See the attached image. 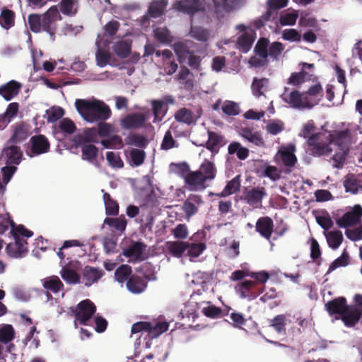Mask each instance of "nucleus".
<instances>
[{
	"label": "nucleus",
	"instance_id": "f257e3e1",
	"mask_svg": "<svg viewBox=\"0 0 362 362\" xmlns=\"http://www.w3.org/2000/svg\"><path fill=\"white\" fill-rule=\"evenodd\" d=\"M351 133L349 129L331 133L330 132L315 133L307 140L308 150L313 156L329 155L334 151L332 157L333 167L341 168L349 153V140Z\"/></svg>",
	"mask_w": 362,
	"mask_h": 362
},
{
	"label": "nucleus",
	"instance_id": "f03ea898",
	"mask_svg": "<svg viewBox=\"0 0 362 362\" xmlns=\"http://www.w3.org/2000/svg\"><path fill=\"white\" fill-rule=\"evenodd\" d=\"M75 106L81 116L88 122H105L112 114L110 107L103 101L93 99H76Z\"/></svg>",
	"mask_w": 362,
	"mask_h": 362
},
{
	"label": "nucleus",
	"instance_id": "7ed1b4c3",
	"mask_svg": "<svg viewBox=\"0 0 362 362\" xmlns=\"http://www.w3.org/2000/svg\"><path fill=\"white\" fill-rule=\"evenodd\" d=\"M62 20V17L57 6H52L42 15L32 13L28 17V23L32 32H46L53 39L57 30L56 23Z\"/></svg>",
	"mask_w": 362,
	"mask_h": 362
},
{
	"label": "nucleus",
	"instance_id": "20e7f679",
	"mask_svg": "<svg viewBox=\"0 0 362 362\" xmlns=\"http://www.w3.org/2000/svg\"><path fill=\"white\" fill-rule=\"evenodd\" d=\"M264 287L257 285V282L252 280H245L238 283L235 289L240 298L252 300L264 292Z\"/></svg>",
	"mask_w": 362,
	"mask_h": 362
},
{
	"label": "nucleus",
	"instance_id": "39448f33",
	"mask_svg": "<svg viewBox=\"0 0 362 362\" xmlns=\"http://www.w3.org/2000/svg\"><path fill=\"white\" fill-rule=\"evenodd\" d=\"M96 311V307L89 299L81 301L76 306L74 314L76 320L81 325H87Z\"/></svg>",
	"mask_w": 362,
	"mask_h": 362
},
{
	"label": "nucleus",
	"instance_id": "423d86ee",
	"mask_svg": "<svg viewBox=\"0 0 362 362\" xmlns=\"http://www.w3.org/2000/svg\"><path fill=\"white\" fill-rule=\"evenodd\" d=\"M296 146L293 144H289L286 146H282L277 152L275 158L280 159L287 172H291L292 168L297 163V157L295 155Z\"/></svg>",
	"mask_w": 362,
	"mask_h": 362
},
{
	"label": "nucleus",
	"instance_id": "0eeeda50",
	"mask_svg": "<svg viewBox=\"0 0 362 362\" xmlns=\"http://www.w3.org/2000/svg\"><path fill=\"white\" fill-rule=\"evenodd\" d=\"M267 195L264 187H245L243 191V200L252 207L262 206V199Z\"/></svg>",
	"mask_w": 362,
	"mask_h": 362
},
{
	"label": "nucleus",
	"instance_id": "6e6552de",
	"mask_svg": "<svg viewBox=\"0 0 362 362\" xmlns=\"http://www.w3.org/2000/svg\"><path fill=\"white\" fill-rule=\"evenodd\" d=\"M288 90V88L285 87L284 92L281 95V99L286 103H288L291 107L296 109H304L308 108V101L305 99L304 92L300 93L298 90H293L290 93L287 94L286 92Z\"/></svg>",
	"mask_w": 362,
	"mask_h": 362
},
{
	"label": "nucleus",
	"instance_id": "1a4fd4ad",
	"mask_svg": "<svg viewBox=\"0 0 362 362\" xmlns=\"http://www.w3.org/2000/svg\"><path fill=\"white\" fill-rule=\"evenodd\" d=\"M362 216V207L359 204L355 205L351 211L345 213L337 220V224L341 228H347L356 225Z\"/></svg>",
	"mask_w": 362,
	"mask_h": 362
},
{
	"label": "nucleus",
	"instance_id": "9d476101",
	"mask_svg": "<svg viewBox=\"0 0 362 362\" xmlns=\"http://www.w3.org/2000/svg\"><path fill=\"white\" fill-rule=\"evenodd\" d=\"M174 7L183 13L194 15L204 9V0H180L175 3Z\"/></svg>",
	"mask_w": 362,
	"mask_h": 362
},
{
	"label": "nucleus",
	"instance_id": "9b49d317",
	"mask_svg": "<svg viewBox=\"0 0 362 362\" xmlns=\"http://www.w3.org/2000/svg\"><path fill=\"white\" fill-rule=\"evenodd\" d=\"M146 119V117L143 113H131L121 119L120 126L124 129H140L144 126Z\"/></svg>",
	"mask_w": 362,
	"mask_h": 362
},
{
	"label": "nucleus",
	"instance_id": "f8f14e48",
	"mask_svg": "<svg viewBox=\"0 0 362 362\" xmlns=\"http://www.w3.org/2000/svg\"><path fill=\"white\" fill-rule=\"evenodd\" d=\"M147 245L140 241L132 242L127 248L122 251V255L126 257H133L134 262H141L146 259V256L144 255Z\"/></svg>",
	"mask_w": 362,
	"mask_h": 362
},
{
	"label": "nucleus",
	"instance_id": "ddd939ff",
	"mask_svg": "<svg viewBox=\"0 0 362 362\" xmlns=\"http://www.w3.org/2000/svg\"><path fill=\"white\" fill-rule=\"evenodd\" d=\"M255 38V31L252 29H248L238 37L235 47L243 53H247L251 49Z\"/></svg>",
	"mask_w": 362,
	"mask_h": 362
},
{
	"label": "nucleus",
	"instance_id": "4468645a",
	"mask_svg": "<svg viewBox=\"0 0 362 362\" xmlns=\"http://www.w3.org/2000/svg\"><path fill=\"white\" fill-rule=\"evenodd\" d=\"M21 88V83L11 80L0 86V95L6 101H10L19 94Z\"/></svg>",
	"mask_w": 362,
	"mask_h": 362
},
{
	"label": "nucleus",
	"instance_id": "2eb2a0df",
	"mask_svg": "<svg viewBox=\"0 0 362 362\" xmlns=\"http://www.w3.org/2000/svg\"><path fill=\"white\" fill-rule=\"evenodd\" d=\"M202 202V197L198 194H190L184 202L182 209L187 220H189L192 216L197 213L198 206Z\"/></svg>",
	"mask_w": 362,
	"mask_h": 362
},
{
	"label": "nucleus",
	"instance_id": "dca6fc26",
	"mask_svg": "<svg viewBox=\"0 0 362 362\" xmlns=\"http://www.w3.org/2000/svg\"><path fill=\"white\" fill-rule=\"evenodd\" d=\"M15 239L14 243H9L6 246V251L8 255L14 258H19L22 255L28 252V242L23 238L13 237Z\"/></svg>",
	"mask_w": 362,
	"mask_h": 362
},
{
	"label": "nucleus",
	"instance_id": "f3484780",
	"mask_svg": "<svg viewBox=\"0 0 362 362\" xmlns=\"http://www.w3.org/2000/svg\"><path fill=\"white\" fill-rule=\"evenodd\" d=\"M31 151L34 155H40L49 151L50 144L45 135H35L30 138Z\"/></svg>",
	"mask_w": 362,
	"mask_h": 362
},
{
	"label": "nucleus",
	"instance_id": "a211bd4d",
	"mask_svg": "<svg viewBox=\"0 0 362 362\" xmlns=\"http://www.w3.org/2000/svg\"><path fill=\"white\" fill-rule=\"evenodd\" d=\"M206 180L198 170L191 171L186 177L185 183L192 191H200L206 188Z\"/></svg>",
	"mask_w": 362,
	"mask_h": 362
},
{
	"label": "nucleus",
	"instance_id": "6ab92c4d",
	"mask_svg": "<svg viewBox=\"0 0 362 362\" xmlns=\"http://www.w3.org/2000/svg\"><path fill=\"white\" fill-rule=\"evenodd\" d=\"M362 316V310L356 306L348 305L341 316V320L346 327L355 326Z\"/></svg>",
	"mask_w": 362,
	"mask_h": 362
},
{
	"label": "nucleus",
	"instance_id": "aec40b11",
	"mask_svg": "<svg viewBox=\"0 0 362 362\" xmlns=\"http://www.w3.org/2000/svg\"><path fill=\"white\" fill-rule=\"evenodd\" d=\"M255 228L262 237L269 240L274 230V221L269 216L260 217L256 222Z\"/></svg>",
	"mask_w": 362,
	"mask_h": 362
},
{
	"label": "nucleus",
	"instance_id": "412c9836",
	"mask_svg": "<svg viewBox=\"0 0 362 362\" xmlns=\"http://www.w3.org/2000/svg\"><path fill=\"white\" fill-rule=\"evenodd\" d=\"M305 99L308 101L309 109L317 105L323 97V89L320 83L311 86L304 92Z\"/></svg>",
	"mask_w": 362,
	"mask_h": 362
},
{
	"label": "nucleus",
	"instance_id": "4be33fe9",
	"mask_svg": "<svg viewBox=\"0 0 362 362\" xmlns=\"http://www.w3.org/2000/svg\"><path fill=\"white\" fill-rule=\"evenodd\" d=\"M348 305L344 297H339L328 301L325 304V309L331 316L334 315L341 316Z\"/></svg>",
	"mask_w": 362,
	"mask_h": 362
},
{
	"label": "nucleus",
	"instance_id": "5701e85b",
	"mask_svg": "<svg viewBox=\"0 0 362 362\" xmlns=\"http://www.w3.org/2000/svg\"><path fill=\"white\" fill-rule=\"evenodd\" d=\"M3 156L6 158V165H18L21 161L23 153L20 147L11 146L4 149Z\"/></svg>",
	"mask_w": 362,
	"mask_h": 362
},
{
	"label": "nucleus",
	"instance_id": "b1692460",
	"mask_svg": "<svg viewBox=\"0 0 362 362\" xmlns=\"http://www.w3.org/2000/svg\"><path fill=\"white\" fill-rule=\"evenodd\" d=\"M126 286L132 293H140L146 288L147 281L143 277L133 274L127 281Z\"/></svg>",
	"mask_w": 362,
	"mask_h": 362
},
{
	"label": "nucleus",
	"instance_id": "393cba45",
	"mask_svg": "<svg viewBox=\"0 0 362 362\" xmlns=\"http://www.w3.org/2000/svg\"><path fill=\"white\" fill-rule=\"evenodd\" d=\"M103 276V272L102 269L90 266L85 267L83 272V279L85 281V286H91L93 284L97 282Z\"/></svg>",
	"mask_w": 362,
	"mask_h": 362
},
{
	"label": "nucleus",
	"instance_id": "a878e982",
	"mask_svg": "<svg viewBox=\"0 0 362 362\" xmlns=\"http://www.w3.org/2000/svg\"><path fill=\"white\" fill-rule=\"evenodd\" d=\"M189 243L183 241H168L166 247L168 252L175 257L180 258L187 251Z\"/></svg>",
	"mask_w": 362,
	"mask_h": 362
},
{
	"label": "nucleus",
	"instance_id": "bb28decb",
	"mask_svg": "<svg viewBox=\"0 0 362 362\" xmlns=\"http://www.w3.org/2000/svg\"><path fill=\"white\" fill-rule=\"evenodd\" d=\"M198 171L201 173L206 182L214 180L217 173L215 164L206 159L202 163Z\"/></svg>",
	"mask_w": 362,
	"mask_h": 362
},
{
	"label": "nucleus",
	"instance_id": "cd10ccee",
	"mask_svg": "<svg viewBox=\"0 0 362 362\" xmlns=\"http://www.w3.org/2000/svg\"><path fill=\"white\" fill-rule=\"evenodd\" d=\"M240 175H236L231 180L228 181L221 192L216 195L219 197H226L238 192L240 188Z\"/></svg>",
	"mask_w": 362,
	"mask_h": 362
},
{
	"label": "nucleus",
	"instance_id": "c85d7f7f",
	"mask_svg": "<svg viewBox=\"0 0 362 362\" xmlns=\"http://www.w3.org/2000/svg\"><path fill=\"white\" fill-rule=\"evenodd\" d=\"M168 1L165 0L153 1L148 8V14L151 18H158L161 16L167 7Z\"/></svg>",
	"mask_w": 362,
	"mask_h": 362
},
{
	"label": "nucleus",
	"instance_id": "c756f323",
	"mask_svg": "<svg viewBox=\"0 0 362 362\" xmlns=\"http://www.w3.org/2000/svg\"><path fill=\"white\" fill-rule=\"evenodd\" d=\"M240 134L244 139L257 146H264V141L260 132H253L249 128H243Z\"/></svg>",
	"mask_w": 362,
	"mask_h": 362
},
{
	"label": "nucleus",
	"instance_id": "7c9ffc66",
	"mask_svg": "<svg viewBox=\"0 0 362 362\" xmlns=\"http://www.w3.org/2000/svg\"><path fill=\"white\" fill-rule=\"evenodd\" d=\"M104 224L107 225L110 228L118 232L123 233L126 229L127 221L124 216L121 215L118 218H105Z\"/></svg>",
	"mask_w": 362,
	"mask_h": 362
},
{
	"label": "nucleus",
	"instance_id": "2f4dec72",
	"mask_svg": "<svg viewBox=\"0 0 362 362\" xmlns=\"http://www.w3.org/2000/svg\"><path fill=\"white\" fill-rule=\"evenodd\" d=\"M43 287L54 293H57L64 289V284L57 276L47 278L43 281Z\"/></svg>",
	"mask_w": 362,
	"mask_h": 362
},
{
	"label": "nucleus",
	"instance_id": "473e14b6",
	"mask_svg": "<svg viewBox=\"0 0 362 362\" xmlns=\"http://www.w3.org/2000/svg\"><path fill=\"white\" fill-rule=\"evenodd\" d=\"M209 139L205 144V147L212 153L218 152V145L223 141V136L214 132H208Z\"/></svg>",
	"mask_w": 362,
	"mask_h": 362
},
{
	"label": "nucleus",
	"instance_id": "72a5a7b5",
	"mask_svg": "<svg viewBox=\"0 0 362 362\" xmlns=\"http://www.w3.org/2000/svg\"><path fill=\"white\" fill-rule=\"evenodd\" d=\"M175 119L178 122L190 125L194 122V115L190 110L182 107L175 112Z\"/></svg>",
	"mask_w": 362,
	"mask_h": 362
},
{
	"label": "nucleus",
	"instance_id": "f704fd0d",
	"mask_svg": "<svg viewBox=\"0 0 362 362\" xmlns=\"http://www.w3.org/2000/svg\"><path fill=\"white\" fill-rule=\"evenodd\" d=\"M105 213L107 216H117L119 214V204L107 192L103 194Z\"/></svg>",
	"mask_w": 362,
	"mask_h": 362
},
{
	"label": "nucleus",
	"instance_id": "c9c22d12",
	"mask_svg": "<svg viewBox=\"0 0 362 362\" xmlns=\"http://www.w3.org/2000/svg\"><path fill=\"white\" fill-rule=\"evenodd\" d=\"M132 269L128 264H122L115 272V279L120 284L127 281L132 276Z\"/></svg>",
	"mask_w": 362,
	"mask_h": 362
},
{
	"label": "nucleus",
	"instance_id": "e433bc0d",
	"mask_svg": "<svg viewBox=\"0 0 362 362\" xmlns=\"http://www.w3.org/2000/svg\"><path fill=\"white\" fill-rule=\"evenodd\" d=\"M15 13L13 11L4 8L0 15V25L2 28L8 30L14 25Z\"/></svg>",
	"mask_w": 362,
	"mask_h": 362
},
{
	"label": "nucleus",
	"instance_id": "4c0bfd02",
	"mask_svg": "<svg viewBox=\"0 0 362 362\" xmlns=\"http://www.w3.org/2000/svg\"><path fill=\"white\" fill-rule=\"evenodd\" d=\"M113 51L119 58H127L131 52V44L127 41L121 40L113 45Z\"/></svg>",
	"mask_w": 362,
	"mask_h": 362
},
{
	"label": "nucleus",
	"instance_id": "58836bf2",
	"mask_svg": "<svg viewBox=\"0 0 362 362\" xmlns=\"http://www.w3.org/2000/svg\"><path fill=\"white\" fill-rule=\"evenodd\" d=\"M173 49L177 56L179 61L182 62L193 52L189 49L187 42H177L173 45Z\"/></svg>",
	"mask_w": 362,
	"mask_h": 362
},
{
	"label": "nucleus",
	"instance_id": "ea45409f",
	"mask_svg": "<svg viewBox=\"0 0 362 362\" xmlns=\"http://www.w3.org/2000/svg\"><path fill=\"white\" fill-rule=\"evenodd\" d=\"M178 127V124L173 122L170 127V129L168 130L163 137V141L161 143V148L163 150H169L175 147V141L173 139L171 131L175 132L176 129Z\"/></svg>",
	"mask_w": 362,
	"mask_h": 362
},
{
	"label": "nucleus",
	"instance_id": "a19ab883",
	"mask_svg": "<svg viewBox=\"0 0 362 362\" xmlns=\"http://www.w3.org/2000/svg\"><path fill=\"white\" fill-rule=\"evenodd\" d=\"M329 246L333 250L337 249L343 241V235L340 230L329 231L326 235Z\"/></svg>",
	"mask_w": 362,
	"mask_h": 362
},
{
	"label": "nucleus",
	"instance_id": "79ce46f5",
	"mask_svg": "<svg viewBox=\"0 0 362 362\" xmlns=\"http://www.w3.org/2000/svg\"><path fill=\"white\" fill-rule=\"evenodd\" d=\"M286 317L285 315H277L269 320V326L272 327L278 334L286 332Z\"/></svg>",
	"mask_w": 362,
	"mask_h": 362
},
{
	"label": "nucleus",
	"instance_id": "37998d69",
	"mask_svg": "<svg viewBox=\"0 0 362 362\" xmlns=\"http://www.w3.org/2000/svg\"><path fill=\"white\" fill-rule=\"evenodd\" d=\"M268 83L269 79L267 78L260 79L255 78L251 86L253 95L258 98L262 95L264 91L266 90Z\"/></svg>",
	"mask_w": 362,
	"mask_h": 362
},
{
	"label": "nucleus",
	"instance_id": "c03bdc74",
	"mask_svg": "<svg viewBox=\"0 0 362 362\" xmlns=\"http://www.w3.org/2000/svg\"><path fill=\"white\" fill-rule=\"evenodd\" d=\"M228 153L231 155L236 153L240 160H245L249 156V150L243 147L240 143L234 141L228 146Z\"/></svg>",
	"mask_w": 362,
	"mask_h": 362
},
{
	"label": "nucleus",
	"instance_id": "a18cd8bd",
	"mask_svg": "<svg viewBox=\"0 0 362 362\" xmlns=\"http://www.w3.org/2000/svg\"><path fill=\"white\" fill-rule=\"evenodd\" d=\"M169 325L166 322H160L153 325L150 322L148 335L151 338H156L168 329Z\"/></svg>",
	"mask_w": 362,
	"mask_h": 362
},
{
	"label": "nucleus",
	"instance_id": "49530a36",
	"mask_svg": "<svg viewBox=\"0 0 362 362\" xmlns=\"http://www.w3.org/2000/svg\"><path fill=\"white\" fill-rule=\"evenodd\" d=\"M189 75H192L189 69L185 66H181L177 78L180 81V83L185 85L186 88L192 89L194 86V82L193 79L188 78Z\"/></svg>",
	"mask_w": 362,
	"mask_h": 362
},
{
	"label": "nucleus",
	"instance_id": "de8ad7c7",
	"mask_svg": "<svg viewBox=\"0 0 362 362\" xmlns=\"http://www.w3.org/2000/svg\"><path fill=\"white\" fill-rule=\"evenodd\" d=\"M269 45V40L265 37H261L256 43L254 51L258 57L262 58H267L269 57L268 49Z\"/></svg>",
	"mask_w": 362,
	"mask_h": 362
},
{
	"label": "nucleus",
	"instance_id": "09e8293b",
	"mask_svg": "<svg viewBox=\"0 0 362 362\" xmlns=\"http://www.w3.org/2000/svg\"><path fill=\"white\" fill-rule=\"evenodd\" d=\"M76 1L75 0H62L59 4L61 12L69 16H74L76 12Z\"/></svg>",
	"mask_w": 362,
	"mask_h": 362
},
{
	"label": "nucleus",
	"instance_id": "8fccbe9b",
	"mask_svg": "<svg viewBox=\"0 0 362 362\" xmlns=\"http://www.w3.org/2000/svg\"><path fill=\"white\" fill-rule=\"evenodd\" d=\"M82 158L93 162L98 156V148L93 144L83 145L81 148Z\"/></svg>",
	"mask_w": 362,
	"mask_h": 362
},
{
	"label": "nucleus",
	"instance_id": "3c124183",
	"mask_svg": "<svg viewBox=\"0 0 362 362\" xmlns=\"http://www.w3.org/2000/svg\"><path fill=\"white\" fill-rule=\"evenodd\" d=\"M152 110L154 116V122L161 121L166 113L165 103L163 101L154 100L151 102Z\"/></svg>",
	"mask_w": 362,
	"mask_h": 362
},
{
	"label": "nucleus",
	"instance_id": "603ef678",
	"mask_svg": "<svg viewBox=\"0 0 362 362\" xmlns=\"http://www.w3.org/2000/svg\"><path fill=\"white\" fill-rule=\"evenodd\" d=\"M313 75H309L305 70L302 69L299 72L292 73L288 78V83L293 86H299L307 79H310Z\"/></svg>",
	"mask_w": 362,
	"mask_h": 362
},
{
	"label": "nucleus",
	"instance_id": "864d4df0",
	"mask_svg": "<svg viewBox=\"0 0 362 362\" xmlns=\"http://www.w3.org/2000/svg\"><path fill=\"white\" fill-rule=\"evenodd\" d=\"M276 15L277 13L275 11L267 6V11L259 18L254 21L252 24L257 29H259L264 26L266 23L270 21L272 18H274Z\"/></svg>",
	"mask_w": 362,
	"mask_h": 362
},
{
	"label": "nucleus",
	"instance_id": "5fc2aeb1",
	"mask_svg": "<svg viewBox=\"0 0 362 362\" xmlns=\"http://www.w3.org/2000/svg\"><path fill=\"white\" fill-rule=\"evenodd\" d=\"M15 337V330L12 325H4L0 328V342L8 344Z\"/></svg>",
	"mask_w": 362,
	"mask_h": 362
},
{
	"label": "nucleus",
	"instance_id": "6e6d98bb",
	"mask_svg": "<svg viewBox=\"0 0 362 362\" xmlns=\"http://www.w3.org/2000/svg\"><path fill=\"white\" fill-rule=\"evenodd\" d=\"M28 137V130L23 124L17 125L11 138L13 143H19L25 140Z\"/></svg>",
	"mask_w": 362,
	"mask_h": 362
},
{
	"label": "nucleus",
	"instance_id": "4d7b16f0",
	"mask_svg": "<svg viewBox=\"0 0 362 362\" xmlns=\"http://www.w3.org/2000/svg\"><path fill=\"white\" fill-rule=\"evenodd\" d=\"M101 144L106 148H121L123 146L122 139L119 135H113L101 141Z\"/></svg>",
	"mask_w": 362,
	"mask_h": 362
},
{
	"label": "nucleus",
	"instance_id": "13d9d810",
	"mask_svg": "<svg viewBox=\"0 0 362 362\" xmlns=\"http://www.w3.org/2000/svg\"><path fill=\"white\" fill-rule=\"evenodd\" d=\"M202 313L208 317L217 318L220 316H225L228 315V310L225 312L218 307H216L214 305H210L207 307L203 308Z\"/></svg>",
	"mask_w": 362,
	"mask_h": 362
},
{
	"label": "nucleus",
	"instance_id": "bf43d9fd",
	"mask_svg": "<svg viewBox=\"0 0 362 362\" xmlns=\"http://www.w3.org/2000/svg\"><path fill=\"white\" fill-rule=\"evenodd\" d=\"M247 276L252 279L253 282H257V285L263 286L269 279V274L265 271L258 272H249Z\"/></svg>",
	"mask_w": 362,
	"mask_h": 362
},
{
	"label": "nucleus",
	"instance_id": "052dcab7",
	"mask_svg": "<svg viewBox=\"0 0 362 362\" xmlns=\"http://www.w3.org/2000/svg\"><path fill=\"white\" fill-rule=\"evenodd\" d=\"M62 278L69 284H78L80 282V276L74 271L70 269L64 268L61 271Z\"/></svg>",
	"mask_w": 362,
	"mask_h": 362
},
{
	"label": "nucleus",
	"instance_id": "680f3d73",
	"mask_svg": "<svg viewBox=\"0 0 362 362\" xmlns=\"http://www.w3.org/2000/svg\"><path fill=\"white\" fill-rule=\"evenodd\" d=\"M127 143L139 148H145L148 142L145 136L134 134L127 138Z\"/></svg>",
	"mask_w": 362,
	"mask_h": 362
},
{
	"label": "nucleus",
	"instance_id": "e2e57ef3",
	"mask_svg": "<svg viewBox=\"0 0 362 362\" xmlns=\"http://www.w3.org/2000/svg\"><path fill=\"white\" fill-rule=\"evenodd\" d=\"M190 35L193 38L202 42L207 41L209 37V31L201 27H192Z\"/></svg>",
	"mask_w": 362,
	"mask_h": 362
},
{
	"label": "nucleus",
	"instance_id": "0e129e2a",
	"mask_svg": "<svg viewBox=\"0 0 362 362\" xmlns=\"http://www.w3.org/2000/svg\"><path fill=\"white\" fill-rule=\"evenodd\" d=\"M129 156L133 164L139 166L145 160L146 153L143 150L132 148L129 152Z\"/></svg>",
	"mask_w": 362,
	"mask_h": 362
},
{
	"label": "nucleus",
	"instance_id": "69168bd1",
	"mask_svg": "<svg viewBox=\"0 0 362 362\" xmlns=\"http://www.w3.org/2000/svg\"><path fill=\"white\" fill-rule=\"evenodd\" d=\"M206 249V245L202 243H189V246L187 250V255L193 258L198 257Z\"/></svg>",
	"mask_w": 362,
	"mask_h": 362
},
{
	"label": "nucleus",
	"instance_id": "338daca9",
	"mask_svg": "<svg viewBox=\"0 0 362 362\" xmlns=\"http://www.w3.org/2000/svg\"><path fill=\"white\" fill-rule=\"evenodd\" d=\"M120 27V23L117 21L112 20L108 22L103 27L104 37H112L115 36Z\"/></svg>",
	"mask_w": 362,
	"mask_h": 362
},
{
	"label": "nucleus",
	"instance_id": "774afa93",
	"mask_svg": "<svg viewBox=\"0 0 362 362\" xmlns=\"http://www.w3.org/2000/svg\"><path fill=\"white\" fill-rule=\"evenodd\" d=\"M97 64L100 67H104L109 64L111 55L108 51L98 49L95 54Z\"/></svg>",
	"mask_w": 362,
	"mask_h": 362
}]
</instances>
